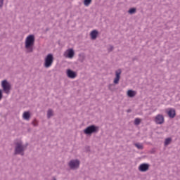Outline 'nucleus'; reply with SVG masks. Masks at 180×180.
Returning a JSON list of instances; mask_svg holds the SVG:
<instances>
[{
    "label": "nucleus",
    "mask_w": 180,
    "mask_h": 180,
    "mask_svg": "<svg viewBox=\"0 0 180 180\" xmlns=\"http://www.w3.org/2000/svg\"><path fill=\"white\" fill-rule=\"evenodd\" d=\"M25 44L27 53L33 52V46H34V35H29L27 37Z\"/></svg>",
    "instance_id": "nucleus-1"
},
{
    "label": "nucleus",
    "mask_w": 180,
    "mask_h": 180,
    "mask_svg": "<svg viewBox=\"0 0 180 180\" xmlns=\"http://www.w3.org/2000/svg\"><path fill=\"white\" fill-rule=\"evenodd\" d=\"M53 61H54V57L53 56V54L51 53L48 54L44 58V67L45 68H50V67L53 65Z\"/></svg>",
    "instance_id": "nucleus-2"
},
{
    "label": "nucleus",
    "mask_w": 180,
    "mask_h": 180,
    "mask_svg": "<svg viewBox=\"0 0 180 180\" xmlns=\"http://www.w3.org/2000/svg\"><path fill=\"white\" fill-rule=\"evenodd\" d=\"M99 131V127H96L95 125H91L87 127L84 130V134H92L94 133H98Z\"/></svg>",
    "instance_id": "nucleus-3"
},
{
    "label": "nucleus",
    "mask_w": 180,
    "mask_h": 180,
    "mask_svg": "<svg viewBox=\"0 0 180 180\" xmlns=\"http://www.w3.org/2000/svg\"><path fill=\"white\" fill-rule=\"evenodd\" d=\"M1 87L3 88L5 94H9V92H11V84L8 82L6 80H3L1 82Z\"/></svg>",
    "instance_id": "nucleus-4"
},
{
    "label": "nucleus",
    "mask_w": 180,
    "mask_h": 180,
    "mask_svg": "<svg viewBox=\"0 0 180 180\" xmlns=\"http://www.w3.org/2000/svg\"><path fill=\"white\" fill-rule=\"evenodd\" d=\"M26 147L25 146L22 145V142H18L16 143L15 146V154H22L23 155V151H25V149Z\"/></svg>",
    "instance_id": "nucleus-5"
},
{
    "label": "nucleus",
    "mask_w": 180,
    "mask_h": 180,
    "mask_svg": "<svg viewBox=\"0 0 180 180\" xmlns=\"http://www.w3.org/2000/svg\"><path fill=\"white\" fill-rule=\"evenodd\" d=\"M69 167L72 169H77L79 167V160H73L69 162Z\"/></svg>",
    "instance_id": "nucleus-6"
},
{
    "label": "nucleus",
    "mask_w": 180,
    "mask_h": 180,
    "mask_svg": "<svg viewBox=\"0 0 180 180\" xmlns=\"http://www.w3.org/2000/svg\"><path fill=\"white\" fill-rule=\"evenodd\" d=\"M164 122H165L164 115H162L161 114H158L155 116V123H156V124H162V123H164Z\"/></svg>",
    "instance_id": "nucleus-7"
},
{
    "label": "nucleus",
    "mask_w": 180,
    "mask_h": 180,
    "mask_svg": "<svg viewBox=\"0 0 180 180\" xmlns=\"http://www.w3.org/2000/svg\"><path fill=\"white\" fill-rule=\"evenodd\" d=\"M75 53L74 52V49H69L64 53V57L66 58H73Z\"/></svg>",
    "instance_id": "nucleus-8"
},
{
    "label": "nucleus",
    "mask_w": 180,
    "mask_h": 180,
    "mask_svg": "<svg viewBox=\"0 0 180 180\" xmlns=\"http://www.w3.org/2000/svg\"><path fill=\"white\" fill-rule=\"evenodd\" d=\"M148 168H150V165L148 164H141L139 167V170L141 171V172H146V171H148Z\"/></svg>",
    "instance_id": "nucleus-9"
},
{
    "label": "nucleus",
    "mask_w": 180,
    "mask_h": 180,
    "mask_svg": "<svg viewBox=\"0 0 180 180\" xmlns=\"http://www.w3.org/2000/svg\"><path fill=\"white\" fill-rule=\"evenodd\" d=\"M122 74V70L119 69L115 72V78L114 79V84H119L120 81V75Z\"/></svg>",
    "instance_id": "nucleus-10"
},
{
    "label": "nucleus",
    "mask_w": 180,
    "mask_h": 180,
    "mask_svg": "<svg viewBox=\"0 0 180 180\" xmlns=\"http://www.w3.org/2000/svg\"><path fill=\"white\" fill-rule=\"evenodd\" d=\"M67 75L68 78H71L72 79L77 77V73L70 69L67 70Z\"/></svg>",
    "instance_id": "nucleus-11"
},
{
    "label": "nucleus",
    "mask_w": 180,
    "mask_h": 180,
    "mask_svg": "<svg viewBox=\"0 0 180 180\" xmlns=\"http://www.w3.org/2000/svg\"><path fill=\"white\" fill-rule=\"evenodd\" d=\"M167 115H168L169 117H170L171 119H174V117H175V116L176 115L175 109L169 108L167 110Z\"/></svg>",
    "instance_id": "nucleus-12"
},
{
    "label": "nucleus",
    "mask_w": 180,
    "mask_h": 180,
    "mask_svg": "<svg viewBox=\"0 0 180 180\" xmlns=\"http://www.w3.org/2000/svg\"><path fill=\"white\" fill-rule=\"evenodd\" d=\"M22 117L24 120H29L30 119V112L29 111L24 112Z\"/></svg>",
    "instance_id": "nucleus-13"
},
{
    "label": "nucleus",
    "mask_w": 180,
    "mask_h": 180,
    "mask_svg": "<svg viewBox=\"0 0 180 180\" xmlns=\"http://www.w3.org/2000/svg\"><path fill=\"white\" fill-rule=\"evenodd\" d=\"M91 38L92 40H95L96 37H98V31L96 30H93L91 34H90Z\"/></svg>",
    "instance_id": "nucleus-14"
},
{
    "label": "nucleus",
    "mask_w": 180,
    "mask_h": 180,
    "mask_svg": "<svg viewBox=\"0 0 180 180\" xmlns=\"http://www.w3.org/2000/svg\"><path fill=\"white\" fill-rule=\"evenodd\" d=\"M137 92H136L135 91H133V90H129L127 91V96L129 97V98H133L134 96H136Z\"/></svg>",
    "instance_id": "nucleus-15"
},
{
    "label": "nucleus",
    "mask_w": 180,
    "mask_h": 180,
    "mask_svg": "<svg viewBox=\"0 0 180 180\" xmlns=\"http://www.w3.org/2000/svg\"><path fill=\"white\" fill-rule=\"evenodd\" d=\"M91 3H92V0H84V5L85 6H89V5H91Z\"/></svg>",
    "instance_id": "nucleus-16"
},
{
    "label": "nucleus",
    "mask_w": 180,
    "mask_h": 180,
    "mask_svg": "<svg viewBox=\"0 0 180 180\" xmlns=\"http://www.w3.org/2000/svg\"><path fill=\"white\" fill-rule=\"evenodd\" d=\"M171 141H172V139L171 138H167L165 141V146H168V144L171 143Z\"/></svg>",
    "instance_id": "nucleus-17"
},
{
    "label": "nucleus",
    "mask_w": 180,
    "mask_h": 180,
    "mask_svg": "<svg viewBox=\"0 0 180 180\" xmlns=\"http://www.w3.org/2000/svg\"><path fill=\"white\" fill-rule=\"evenodd\" d=\"M134 146H135L139 150H143V144H141V143H135Z\"/></svg>",
    "instance_id": "nucleus-18"
},
{
    "label": "nucleus",
    "mask_w": 180,
    "mask_h": 180,
    "mask_svg": "<svg viewBox=\"0 0 180 180\" xmlns=\"http://www.w3.org/2000/svg\"><path fill=\"white\" fill-rule=\"evenodd\" d=\"M141 122V120L139 119V118H136L135 121H134V124H136V126L140 124Z\"/></svg>",
    "instance_id": "nucleus-19"
},
{
    "label": "nucleus",
    "mask_w": 180,
    "mask_h": 180,
    "mask_svg": "<svg viewBox=\"0 0 180 180\" xmlns=\"http://www.w3.org/2000/svg\"><path fill=\"white\" fill-rule=\"evenodd\" d=\"M47 116H48L49 119H50V117L53 116V110H49L47 112Z\"/></svg>",
    "instance_id": "nucleus-20"
},
{
    "label": "nucleus",
    "mask_w": 180,
    "mask_h": 180,
    "mask_svg": "<svg viewBox=\"0 0 180 180\" xmlns=\"http://www.w3.org/2000/svg\"><path fill=\"white\" fill-rule=\"evenodd\" d=\"M136 13V8H131L129 10V13H130L131 15H133V13Z\"/></svg>",
    "instance_id": "nucleus-21"
},
{
    "label": "nucleus",
    "mask_w": 180,
    "mask_h": 180,
    "mask_svg": "<svg viewBox=\"0 0 180 180\" xmlns=\"http://www.w3.org/2000/svg\"><path fill=\"white\" fill-rule=\"evenodd\" d=\"M32 124L34 125V126H37V120H34L33 122H32Z\"/></svg>",
    "instance_id": "nucleus-22"
},
{
    "label": "nucleus",
    "mask_w": 180,
    "mask_h": 180,
    "mask_svg": "<svg viewBox=\"0 0 180 180\" xmlns=\"http://www.w3.org/2000/svg\"><path fill=\"white\" fill-rule=\"evenodd\" d=\"M3 94H2V90L0 89V101L2 99Z\"/></svg>",
    "instance_id": "nucleus-23"
},
{
    "label": "nucleus",
    "mask_w": 180,
    "mask_h": 180,
    "mask_svg": "<svg viewBox=\"0 0 180 180\" xmlns=\"http://www.w3.org/2000/svg\"><path fill=\"white\" fill-rule=\"evenodd\" d=\"M4 5V0H0V7Z\"/></svg>",
    "instance_id": "nucleus-24"
},
{
    "label": "nucleus",
    "mask_w": 180,
    "mask_h": 180,
    "mask_svg": "<svg viewBox=\"0 0 180 180\" xmlns=\"http://www.w3.org/2000/svg\"><path fill=\"white\" fill-rule=\"evenodd\" d=\"M113 50V46H110V51H112Z\"/></svg>",
    "instance_id": "nucleus-25"
},
{
    "label": "nucleus",
    "mask_w": 180,
    "mask_h": 180,
    "mask_svg": "<svg viewBox=\"0 0 180 180\" xmlns=\"http://www.w3.org/2000/svg\"><path fill=\"white\" fill-rule=\"evenodd\" d=\"M53 180H56V179H53Z\"/></svg>",
    "instance_id": "nucleus-26"
}]
</instances>
